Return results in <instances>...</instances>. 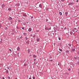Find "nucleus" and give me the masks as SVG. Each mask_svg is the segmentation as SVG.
<instances>
[{
	"instance_id": "obj_1",
	"label": "nucleus",
	"mask_w": 79,
	"mask_h": 79,
	"mask_svg": "<svg viewBox=\"0 0 79 79\" xmlns=\"http://www.w3.org/2000/svg\"><path fill=\"white\" fill-rule=\"evenodd\" d=\"M17 50L18 51H19L20 50V48L19 47H18L17 48Z\"/></svg>"
},
{
	"instance_id": "obj_2",
	"label": "nucleus",
	"mask_w": 79,
	"mask_h": 79,
	"mask_svg": "<svg viewBox=\"0 0 79 79\" xmlns=\"http://www.w3.org/2000/svg\"><path fill=\"white\" fill-rule=\"evenodd\" d=\"M26 44H29V41L27 40V41L26 42Z\"/></svg>"
},
{
	"instance_id": "obj_3",
	"label": "nucleus",
	"mask_w": 79,
	"mask_h": 79,
	"mask_svg": "<svg viewBox=\"0 0 79 79\" xmlns=\"http://www.w3.org/2000/svg\"><path fill=\"white\" fill-rule=\"evenodd\" d=\"M65 15L66 16H67V15H68V12H66L65 13Z\"/></svg>"
},
{
	"instance_id": "obj_4",
	"label": "nucleus",
	"mask_w": 79,
	"mask_h": 79,
	"mask_svg": "<svg viewBox=\"0 0 79 79\" xmlns=\"http://www.w3.org/2000/svg\"><path fill=\"white\" fill-rule=\"evenodd\" d=\"M9 20H12V18L11 17H9V18L8 19Z\"/></svg>"
},
{
	"instance_id": "obj_5",
	"label": "nucleus",
	"mask_w": 79,
	"mask_h": 79,
	"mask_svg": "<svg viewBox=\"0 0 79 79\" xmlns=\"http://www.w3.org/2000/svg\"><path fill=\"white\" fill-rule=\"evenodd\" d=\"M31 30H32V29L31 28H29V30H28V31L29 32H31Z\"/></svg>"
},
{
	"instance_id": "obj_6",
	"label": "nucleus",
	"mask_w": 79,
	"mask_h": 79,
	"mask_svg": "<svg viewBox=\"0 0 79 79\" xmlns=\"http://www.w3.org/2000/svg\"><path fill=\"white\" fill-rule=\"evenodd\" d=\"M5 5H4V4H3L2 5V7L3 8H4V7H5Z\"/></svg>"
},
{
	"instance_id": "obj_7",
	"label": "nucleus",
	"mask_w": 79,
	"mask_h": 79,
	"mask_svg": "<svg viewBox=\"0 0 79 79\" xmlns=\"http://www.w3.org/2000/svg\"><path fill=\"white\" fill-rule=\"evenodd\" d=\"M16 6H19L20 5V4L19 3L17 4H16Z\"/></svg>"
},
{
	"instance_id": "obj_8",
	"label": "nucleus",
	"mask_w": 79,
	"mask_h": 79,
	"mask_svg": "<svg viewBox=\"0 0 79 79\" xmlns=\"http://www.w3.org/2000/svg\"><path fill=\"white\" fill-rule=\"evenodd\" d=\"M40 7V8H42V5L41 4H40L39 5Z\"/></svg>"
},
{
	"instance_id": "obj_9",
	"label": "nucleus",
	"mask_w": 79,
	"mask_h": 79,
	"mask_svg": "<svg viewBox=\"0 0 79 79\" xmlns=\"http://www.w3.org/2000/svg\"><path fill=\"white\" fill-rule=\"evenodd\" d=\"M73 4V3H70L69 4V5H71Z\"/></svg>"
},
{
	"instance_id": "obj_10",
	"label": "nucleus",
	"mask_w": 79,
	"mask_h": 79,
	"mask_svg": "<svg viewBox=\"0 0 79 79\" xmlns=\"http://www.w3.org/2000/svg\"><path fill=\"white\" fill-rule=\"evenodd\" d=\"M24 66H27V64H25L24 65Z\"/></svg>"
},
{
	"instance_id": "obj_11",
	"label": "nucleus",
	"mask_w": 79,
	"mask_h": 79,
	"mask_svg": "<svg viewBox=\"0 0 79 79\" xmlns=\"http://www.w3.org/2000/svg\"><path fill=\"white\" fill-rule=\"evenodd\" d=\"M23 16H25V17L27 16V15H26V14L23 15Z\"/></svg>"
},
{
	"instance_id": "obj_12",
	"label": "nucleus",
	"mask_w": 79,
	"mask_h": 79,
	"mask_svg": "<svg viewBox=\"0 0 79 79\" xmlns=\"http://www.w3.org/2000/svg\"><path fill=\"white\" fill-rule=\"evenodd\" d=\"M59 14L61 16L62 15V13L61 12H59Z\"/></svg>"
},
{
	"instance_id": "obj_13",
	"label": "nucleus",
	"mask_w": 79,
	"mask_h": 79,
	"mask_svg": "<svg viewBox=\"0 0 79 79\" xmlns=\"http://www.w3.org/2000/svg\"><path fill=\"white\" fill-rule=\"evenodd\" d=\"M8 10L9 11H10V10H11V8H9L8 9Z\"/></svg>"
},
{
	"instance_id": "obj_14",
	"label": "nucleus",
	"mask_w": 79,
	"mask_h": 79,
	"mask_svg": "<svg viewBox=\"0 0 79 79\" xmlns=\"http://www.w3.org/2000/svg\"><path fill=\"white\" fill-rule=\"evenodd\" d=\"M33 56L34 58H36V57H37V56H36L35 55H33Z\"/></svg>"
},
{
	"instance_id": "obj_15",
	"label": "nucleus",
	"mask_w": 79,
	"mask_h": 79,
	"mask_svg": "<svg viewBox=\"0 0 79 79\" xmlns=\"http://www.w3.org/2000/svg\"><path fill=\"white\" fill-rule=\"evenodd\" d=\"M28 53H30V50L28 49Z\"/></svg>"
},
{
	"instance_id": "obj_16",
	"label": "nucleus",
	"mask_w": 79,
	"mask_h": 79,
	"mask_svg": "<svg viewBox=\"0 0 79 79\" xmlns=\"http://www.w3.org/2000/svg\"><path fill=\"white\" fill-rule=\"evenodd\" d=\"M23 34H24V35H27V33H24Z\"/></svg>"
},
{
	"instance_id": "obj_17",
	"label": "nucleus",
	"mask_w": 79,
	"mask_h": 79,
	"mask_svg": "<svg viewBox=\"0 0 79 79\" xmlns=\"http://www.w3.org/2000/svg\"><path fill=\"white\" fill-rule=\"evenodd\" d=\"M25 39H26V40H28V38H27V37H26Z\"/></svg>"
},
{
	"instance_id": "obj_18",
	"label": "nucleus",
	"mask_w": 79,
	"mask_h": 79,
	"mask_svg": "<svg viewBox=\"0 0 79 79\" xmlns=\"http://www.w3.org/2000/svg\"><path fill=\"white\" fill-rule=\"evenodd\" d=\"M37 42H39V39H37Z\"/></svg>"
},
{
	"instance_id": "obj_19",
	"label": "nucleus",
	"mask_w": 79,
	"mask_h": 79,
	"mask_svg": "<svg viewBox=\"0 0 79 79\" xmlns=\"http://www.w3.org/2000/svg\"><path fill=\"white\" fill-rule=\"evenodd\" d=\"M6 73H8V70H6Z\"/></svg>"
},
{
	"instance_id": "obj_20",
	"label": "nucleus",
	"mask_w": 79,
	"mask_h": 79,
	"mask_svg": "<svg viewBox=\"0 0 79 79\" xmlns=\"http://www.w3.org/2000/svg\"><path fill=\"white\" fill-rule=\"evenodd\" d=\"M69 46H70V47H71V44H69Z\"/></svg>"
},
{
	"instance_id": "obj_21",
	"label": "nucleus",
	"mask_w": 79,
	"mask_h": 79,
	"mask_svg": "<svg viewBox=\"0 0 79 79\" xmlns=\"http://www.w3.org/2000/svg\"><path fill=\"white\" fill-rule=\"evenodd\" d=\"M2 26L1 25H0V28H2Z\"/></svg>"
},
{
	"instance_id": "obj_22",
	"label": "nucleus",
	"mask_w": 79,
	"mask_h": 79,
	"mask_svg": "<svg viewBox=\"0 0 79 79\" xmlns=\"http://www.w3.org/2000/svg\"><path fill=\"white\" fill-rule=\"evenodd\" d=\"M59 40H61V38H60V37H59Z\"/></svg>"
},
{
	"instance_id": "obj_23",
	"label": "nucleus",
	"mask_w": 79,
	"mask_h": 79,
	"mask_svg": "<svg viewBox=\"0 0 79 79\" xmlns=\"http://www.w3.org/2000/svg\"><path fill=\"white\" fill-rule=\"evenodd\" d=\"M59 50H60V52H62V49H59Z\"/></svg>"
},
{
	"instance_id": "obj_24",
	"label": "nucleus",
	"mask_w": 79,
	"mask_h": 79,
	"mask_svg": "<svg viewBox=\"0 0 79 79\" xmlns=\"http://www.w3.org/2000/svg\"><path fill=\"white\" fill-rule=\"evenodd\" d=\"M3 42H2V41H0V44H2Z\"/></svg>"
},
{
	"instance_id": "obj_25",
	"label": "nucleus",
	"mask_w": 79,
	"mask_h": 79,
	"mask_svg": "<svg viewBox=\"0 0 79 79\" xmlns=\"http://www.w3.org/2000/svg\"><path fill=\"white\" fill-rule=\"evenodd\" d=\"M66 52L67 53H69V51H66Z\"/></svg>"
},
{
	"instance_id": "obj_26",
	"label": "nucleus",
	"mask_w": 79,
	"mask_h": 79,
	"mask_svg": "<svg viewBox=\"0 0 79 79\" xmlns=\"http://www.w3.org/2000/svg\"><path fill=\"white\" fill-rule=\"evenodd\" d=\"M33 79H35V77H33Z\"/></svg>"
},
{
	"instance_id": "obj_27",
	"label": "nucleus",
	"mask_w": 79,
	"mask_h": 79,
	"mask_svg": "<svg viewBox=\"0 0 79 79\" xmlns=\"http://www.w3.org/2000/svg\"><path fill=\"white\" fill-rule=\"evenodd\" d=\"M66 74H67V75H69V73H66Z\"/></svg>"
},
{
	"instance_id": "obj_28",
	"label": "nucleus",
	"mask_w": 79,
	"mask_h": 79,
	"mask_svg": "<svg viewBox=\"0 0 79 79\" xmlns=\"http://www.w3.org/2000/svg\"><path fill=\"white\" fill-rule=\"evenodd\" d=\"M5 29H8V28H7V27H5Z\"/></svg>"
},
{
	"instance_id": "obj_29",
	"label": "nucleus",
	"mask_w": 79,
	"mask_h": 79,
	"mask_svg": "<svg viewBox=\"0 0 79 79\" xmlns=\"http://www.w3.org/2000/svg\"><path fill=\"white\" fill-rule=\"evenodd\" d=\"M9 50H10V51L11 52H12V51H11V50L10 49H9Z\"/></svg>"
},
{
	"instance_id": "obj_30",
	"label": "nucleus",
	"mask_w": 79,
	"mask_h": 79,
	"mask_svg": "<svg viewBox=\"0 0 79 79\" xmlns=\"http://www.w3.org/2000/svg\"><path fill=\"white\" fill-rule=\"evenodd\" d=\"M69 71H71V69H68Z\"/></svg>"
},
{
	"instance_id": "obj_31",
	"label": "nucleus",
	"mask_w": 79,
	"mask_h": 79,
	"mask_svg": "<svg viewBox=\"0 0 79 79\" xmlns=\"http://www.w3.org/2000/svg\"><path fill=\"white\" fill-rule=\"evenodd\" d=\"M8 79H10V77H8Z\"/></svg>"
},
{
	"instance_id": "obj_32",
	"label": "nucleus",
	"mask_w": 79,
	"mask_h": 79,
	"mask_svg": "<svg viewBox=\"0 0 79 79\" xmlns=\"http://www.w3.org/2000/svg\"><path fill=\"white\" fill-rule=\"evenodd\" d=\"M22 29H24V27H22Z\"/></svg>"
},
{
	"instance_id": "obj_33",
	"label": "nucleus",
	"mask_w": 79,
	"mask_h": 79,
	"mask_svg": "<svg viewBox=\"0 0 79 79\" xmlns=\"http://www.w3.org/2000/svg\"><path fill=\"white\" fill-rule=\"evenodd\" d=\"M65 0H61V1H62V2H64Z\"/></svg>"
},
{
	"instance_id": "obj_34",
	"label": "nucleus",
	"mask_w": 79,
	"mask_h": 79,
	"mask_svg": "<svg viewBox=\"0 0 79 79\" xmlns=\"http://www.w3.org/2000/svg\"><path fill=\"white\" fill-rule=\"evenodd\" d=\"M36 32H39V30H37V31H36Z\"/></svg>"
},
{
	"instance_id": "obj_35",
	"label": "nucleus",
	"mask_w": 79,
	"mask_h": 79,
	"mask_svg": "<svg viewBox=\"0 0 79 79\" xmlns=\"http://www.w3.org/2000/svg\"><path fill=\"white\" fill-rule=\"evenodd\" d=\"M18 22H21V21H20V20H19Z\"/></svg>"
},
{
	"instance_id": "obj_36",
	"label": "nucleus",
	"mask_w": 79,
	"mask_h": 79,
	"mask_svg": "<svg viewBox=\"0 0 79 79\" xmlns=\"http://www.w3.org/2000/svg\"><path fill=\"white\" fill-rule=\"evenodd\" d=\"M35 37V35H34V36H33V37Z\"/></svg>"
},
{
	"instance_id": "obj_37",
	"label": "nucleus",
	"mask_w": 79,
	"mask_h": 79,
	"mask_svg": "<svg viewBox=\"0 0 79 79\" xmlns=\"http://www.w3.org/2000/svg\"><path fill=\"white\" fill-rule=\"evenodd\" d=\"M36 59H34V61H35V60H36Z\"/></svg>"
},
{
	"instance_id": "obj_38",
	"label": "nucleus",
	"mask_w": 79,
	"mask_h": 79,
	"mask_svg": "<svg viewBox=\"0 0 79 79\" xmlns=\"http://www.w3.org/2000/svg\"><path fill=\"white\" fill-rule=\"evenodd\" d=\"M51 61H53V60H51Z\"/></svg>"
},
{
	"instance_id": "obj_39",
	"label": "nucleus",
	"mask_w": 79,
	"mask_h": 79,
	"mask_svg": "<svg viewBox=\"0 0 79 79\" xmlns=\"http://www.w3.org/2000/svg\"><path fill=\"white\" fill-rule=\"evenodd\" d=\"M78 2V0H77V2Z\"/></svg>"
},
{
	"instance_id": "obj_40",
	"label": "nucleus",
	"mask_w": 79,
	"mask_h": 79,
	"mask_svg": "<svg viewBox=\"0 0 79 79\" xmlns=\"http://www.w3.org/2000/svg\"><path fill=\"white\" fill-rule=\"evenodd\" d=\"M7 69H10V68H9L8 67L7 68Z\"/></svg>"
},
{
	"instance_id": "obj_41",
	"label": "nucleus",
	"mask_w": 79,
	"mask_h": 79,
	"mask_svg": "<svg viewBox=\"0 0 79 79\" xmlns=\"http://www.w3.org/2000/svg\"><path fill=\"white\" fill-rule=\"evenodd\" d=\"M31 19L33 18V16H32V17H31Z\"/></svg>"
},
{
	"instance_id": "obj_42",
	"label": "nucleus",
	"mask_w": 79,
	"mask_h": 79,
	"mask_svg": "<svg viewBox=\"0 0 79 79\" xmlns=\"http://www.w3.org/2000/svg\"><path fill=\"white\" fill-rule=\"evenodd\" d=\"M2 79H5V78L4 77L2 78Z\"/></svg>"
},
{
	"instance_id": "obj_43",
	"label": "nucleus",
	"mask_w": 79,
	"mask_h": 79,
	"mask_svg": "<svg viewBox=\"0 0 79 79\" xmlns=\"http://www.w3.org/2000/svg\"><path fill=\"white\" fill-rule=\"evenodd\" d=\"M29 79H32V78H29Z\"/></svg>"
},
{
	"instance_id": "obj_44",
	"label": "nucleus",
	"mask_w": 79,
	"mask_h": 79,
	"mask_svg": "<svg viewBox=\"0 0 79 79\" xmlns=\"http://www.w3.org/2000/svg\"><path fill=\"white\" fill-rule=\"evenodd\" d=\"M31 36H32V35H31Z\"/></svg>"
},
{
	"instance_id": "obj_45",
	"label": "nucleus",
	"mask_w": 79,
	"mask_h": 79,
	"mask_svg": "<svg viewBox=\"0 0 79 79\" xmlns=\"http://www.w3.org/2000/svg\"><path fill=\"white\" fill-rule=\"evenodd\" d=\"M2 41V39H1Z\"/></svg>"
},
{
	"instance_id": "obj_46",
	"label": "nucleus",
	"mask_w": 79,
	"mask_h": 79,
	"mask_svg": "<svg viewBox=\"0 0 79 79\" xmlns=\"http://www.w3.org/2000/svg\"><path fill=\"white\" fill-rule=\"evenodd\" d=\"M58 65H59H59H60V64H58Z\"/></svg>"
},
{
	"instance_id": "obj_47",
	"label": "nucleus",
	"mask_w": 79,
	"mask_h": 79,
	"mask_svg": "<svg viewBox=\"0 0 79 79\" xmlns=\"http://www.w3.org/2000/svg\"><path fill=\"white\" fill-rule=\"evenodd\" d=\"M5 70H6V69H5Z\"/></svg>"
},
{
	"instance_id": "obj_48",
	"label": "nucleus",
	"mask_w": 79,
	"mask_h": 79,
	"mask_svg": "<svg viewBox=\"0 0 79 79\" xmlns=\"http://www.w3.org/2000/svg\"><path fill=\"white\" fill-rule=\"evenodd\" d=\"M15 79H18L17 78H15Z\"/></svg>"
},
{
	"instance_id": "obj_49",
	"label": "nucleus",
	"mask_w": 79,
	"mask_h": 79,
	"mask_svg": "<svg viewBox=\"0 0 79 79\" xmlns=\"http://www.w3.org/2000/svg\"><path fill=\"white\" fill-rule=\"evenodd\" d=\"M54 79H56V78H54Z\"/></svg>"
},
{
	"instance_id": "obj_50",
	"label": "nucleus",
	"mask_w": 79,
	"mask_h": 79,
	"mask_svg": "<svg viewBox=\"0 0 79 79\" xmlns=\"http://www.w3.org/2000/svg\"><path fill=\"white\" fill-rule=\"evenodd\" d=\"M30 56H31V55H30Z\"/></svg>"
},
{
	"instance_id": "obj_51",
	"label": "nucleus",
	"mask_w": 79,
	"mask_h": 79,
	"mask_svg": "<svg viewBox=\"0 0 79 79\" xmlns=\"http://www.w3.org/2000/svg\"><path fill=\"white\" fill-rule=\"evenodd\" d=\"M61 29H63V28H62Z\"/></svg>"
},
{
	"instance_id": "obj_52",
	"label": "nucleus",
	"mask_w": 79,
	"mask_h": 79,
	"mask_svg": "<svg viewBox=\"0 0 79 79\" xmlns=\"http://www.w3.org/2000/svg\"><path fill=\"white\" fill-rule=\"evenodd\" d=\"M54 45H55V44H54Z\"/></svg>"
}]
</instances>
